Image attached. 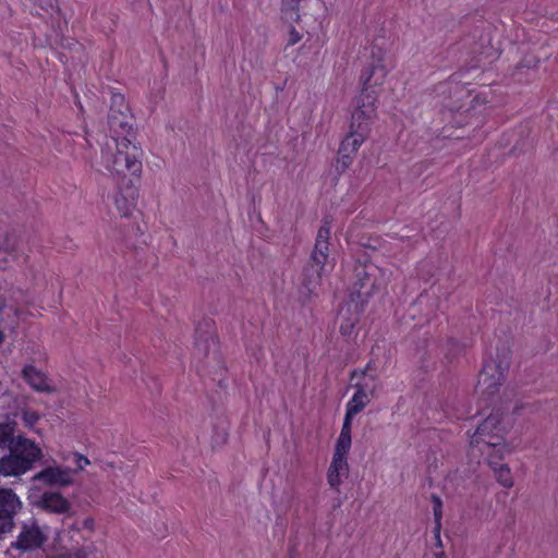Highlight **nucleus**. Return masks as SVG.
<instances>
[{"label": "nucleus", "mask_w": 558, "mask_h": 558, "mask_svg": "<svg viewBox=\"0 0 558 558\" xmlns=\"http://www.w3.org/2000/svg\"><path fill=\"white\" fill-rule=\"evenodd\" d=\"M351 446H352V436L339 434V436L336 440L333 454L348 457Z\"/></svg>", "instance_id": "nucleus-24"}, {"label": "nucleus", "mask_w": 558, "mask_h": 558, "mask_svg": "<svg viewBox=\"0 0 558 558\" xmlns=\"http://www.w3.org/2000/svg\"><path fill=\"white\" fill-rule=\"evenodd\" d=\"M447 355L449 359H453L456 356V352L453 351H458L460 352L462 350V348L465 347V344H463L462 347L456 341V340H449L448 343H447Z\"/></svg>", "instance_id": "nucleus-30"}, {"label": "nucleus", "mask_w": 558, "mask_h": 558, "mask_svg": "<svg viewBox=\"0 0 558 558\" xmlns=\"http://www.w3.org/2000/svg\"><path fill=\"white\" fill-rule=\"evenodd\" d=\"M330 234V221L325 219L318 229L310 262L303 270L302 286L310 294L314 293L315 289L320 284L323 271L328 259Z\"/></svg>", "instance_id": "nucleus-5"}, {"label": "nucleus", "mask_w": 558, "mask_h": 558, "mask_svg": "<svg viewBox=\"0 0 558 558\" xmlns=\"http://www.w3.org/2000/svg\"><path fill=\"white\" fill-rule=\"evenodd\" d=\"M23 379L37 392L51 393L54 388L49 384L46 374L33 365H25L22 369Z\"/></svg>", "instance_id": "nucleus-15"}, {"label": "nucleus", "mask_w": 558, "mask_h": 558, "mask_svg": "<svg viewBox=\"0 0 558 558\" xmlns=\"http://www.w3.org/2000/svg\"><path fill=\"white\" fill-rule=\"evenodd\" d=\"M138 190L133 179L121 180L118 184V193L114 196V205L122 217H129L137 203Z\"/></svg>", "instance_id": "nucleus-11"}, {"label": "nucleus", "mask_w": 558, "mask_h": 558, "mask_svg": "<svg viewBox=\"0 0 558 558\" xmlns=\"http://www.w3.org/2000/svg\"><path fill=\"white\" fill-rule=\"evenodd\" d=\"M430 500L433 504V514H434V529L433 533L435 539L437 542V546L442 547L441 538H440V530H441V519H442V500L439 496L432 494Z\"/></svg>", "instance_id": "nucleus-20"}, {"label": "nucleus", "mask_w": 558, "mask_h": 558, "mask_svg": "<svg viewBox=\"0 0 558 558\" xmlns=\"http://www.w3.org/2000/svg\"><path fill=\"white\" fill-rule=\"evenodd\" d=\"M75 471L69 466L47 465L34 476V481L48 487H66L73 484Z\"/></svg>", "instance_id": "nucleus-10"}, {"label": "nucleus", "mask_w": 558, "mask_h": 558, "mask_svg": "<svg viewBox=\"0 0 558 558\" xmlns=\"http://www.w3.org/2000/svg\"><path fill=\"white\" fill-rule=\"evenodd\" d=\"M142 148L131 138L124 136L107 138L101 148V162L104 167L121 180H128L126 174L136 179L142 173Z\"/></svg>", "instance_id": "nucleus-3"}, {"label": "nucleus", "mask_w": 558, "mask_h": 558, "mask_svg": "<svg viewBox=\"0 0 558 558\" xmlns=\"http://www.w3.org/2000/svg\"><path fill=\"white\" fill-rule=\"evenodd\" d=\"M9 453L0 458V474L21 476L33 469L43 457L41 448L22 435H17L8 448Z\"/></svg>", "instance_id": "nucleus-4"}, {"label": "nucleus", "mask_w": 558, "mask_h": 558, "mask_svg": "<svg viewBox=\"0 0 558 558\" xmlns=\"http://www.w3.org/2000/svg\"><path fill=\"white\" fill-rule=\"evenodd\" d=\"M373 362L369 361L364 368H356L355 371H365V374H368V372L372 369Z\"/></svg>", "instance_id": "nucleus-32"}, {"label": "nucleus", "mask_w": 558, "mask_h": 558, "mask_svg": "<svg viewBox=\"0 0 558 558\" xmlns=\"http://www.w3.org/2000/svg\"><path fill=\"white\" fill-rule=\"evenodd\" d=\"M48 541L47 526H41L37 519L22 521L15 541L11 548L21 553H31L44 547Z\"/></svg>", "instance_id": "nucleus-6"}, {"label": "nucleus", "mask_w": 558, "mask_h": 558, "mask_svg": "<svg viewBox=\"0 0 558 558\" xmlns=\"http://www.w3.org/2000/svg\"><path fill=\"white\" fill-rule=\"evenodd\" d=\"M349 475L348 457L332 454L331 462L327 471V482L331 488L339 492L343 480Z\"/></svg>", "instance_id": "nucleus-14"}, {"label": "nucleus", "mask_w": 558, "mask_h": 558, "mask_svg": "<svg viewBox=\"0 0 558 558\" xmlns=\"http://www.w3.org/2000/svg\"><path fill=\"white\" fill-rule=\"evenodd\" d=\"M377 97L364 94L356 99V108L352 112L350 130L341 141L338 149L337 168L340 171L348 169L359 148L366 141L371 132V124L376 116Z\"/></svg>", "instance_id": "nucleus-2"}, {"label": "nucleus", "mask_w": 558, "mask_h": 558, "mask_svg": "<svg viewBox=\"0 0 558 558\" xmlns=\"http://www.w3.org/2000/svg\"><path fill=\"white\" fill-rule=\"evenodd\" d=\"M123 109L129 110V106L125 102V98L122 94H112L111 104H110V112L113 110Z\"/></svg>", "instance_id": "nucleus-26"}, {"label": "nucleus", "mask_w": 558, "mask_h": 558, "mask_svg": "<svg viewBox=\"0 0 558 558\" xmlns=\"http://www.w3.org/2000/svg\"><path fill=\"white\" fill-rule=\"evenodd\" d=\"M301 0H281L280 1V21L284 24L299 23Z\"/></svg>", "instance_id": "nucleus-19"}, {"label": "nucleus", "mask_w": 558, "mask_h": 558, "mask_svg": "<svg viewBox=\"0 0 558 558\" xmlns=\"http://www.w3.org/2000/svg\"><path fill=\"white\" fill-rule=\"evenodd\" d=\"M22 507L23 502L13 489L0 487V536L13 531L14 518Z\"/></svg>", "instance_id": "nucleus-9"}, {"label": "nucleus", "mask_w": 558, "mask_h": 558, "mask_svg": "<svg viewBox=\"0 0 558 558\" xmlns=\"http://www.w3.org/2000/svg\"><path fill=\"white\" fill-rule=\"evenodd\" d=\"M195 344L197 347H204L207 351L210 347V342L213 344L216 343L217 337L215 335V326L211 319H205L195 329Z\"/></svg>", "instance_id": "nucleus-17"}, {"label": "nucleus", "mask_w": 558, "mask_h": 558, "mask_svg": "<svg viewBox=\"0 0 558 558\" xmlns=\"http://www.w3.org/2000/svg\"><path fill=\"white\" fill-rule=\"evenodd\" d=\"M293 24L294 23L288 24L290 26V29L288 34L287 47H292L296 45L303 37L302 34L299 31H296Z\"/></svg>", "instance_id": "nucleus-27"}, {"label": "nucleus", "mask_w": 558, "mask_h": 558, "mask_svg": "<svg viewBox=\"0 0 558 558\" xmlns=\"http://www.w3.org/2000/svg\"><path fill=\"white\" fill-rule=\"evenodd\" d=\"M437 558H442V554L438 555Z\"/></svg>", "instance_id": "nucleus-35"}, {"label": "nucleus", "mask_w": 558, "mask_h": 558, "mask_svg": "<svg viewBox=\"0 0 558 558\" xmlns=\"http://www.w3.org/2000/svg\"><path fill=\"white\" fill-rule=\"evenodd\" d=\"M350 380L353 383V388L357 392H364L369 398L374 397L377 389V376L373 374H365V371H352L350 373Z\"/></svg>", "instance_id": "nucleus-16"}, {"label": "nucleus", "mask_w": 558, "mask_h": 558, "mask_svg": "<svg viewBox=\"0 0 558 558\" xmlns=\"http://www.w3.org/2000/svg\"><path fill=\"white\" fill-rule=\"evenodd\" d=\"M108 124L112 133L110 137L121 140L128 136L133 141V117L130 114V110L118 109L109 112Z\"/></svg>", "instance_id": "nucleus-12"}, {"label": "nucleus", "mask_w": 558, "mask_h": 558, "mask_svg": "<svg viewBox=\"0 0 558 558\" xmlns=\"http://www.w3.org/2000/svg\"><path fill=\"white\" fill-rule=\"evenodd\" d=\"M509 360L510 350L505 348L501 353L497 354V360L484 361L476 386V392L480 393L477 414H484L486 408L492 407L493 409L470 436L472 454H475V450H477L480 456L485 457L496 480L506 488L513 486V478L510 468L500 463L507 450L504 439L508 428L504 422V404L497 393L508 372Z\"/></svg>", "instance_id": "nucleus-1"}, {"label": "nucleus", "mask_w": 558, "mask_h": 558, "mask_svg": "<svg viewBox=\"0 0 558 558\" xmlns=\"http://www.w3.org/2000/svg\"><path fill=\"white\" fill-rule=\"evenodd\" d=\"M368 272L365 271V278H360V290L365 289L364 294L368 295L375 288V282H369Z\"/></svg>", "instance_id": "nucleus-29"}, {"label": "nucleus", "mask_w": 558, "mask_h": 558, "mask_svg": "<svg viewBox=\"0 0 558 558\" xmlns=\"http://www.w3.org/2000/svg\"><path fill=\"white\" fill-rule=\"evenodd\" d=\"M35 4L47 14L52 22L57 24L59 29H62L61 23L66 26L68 21L62 17L60 10V0H33Z\"/></svg>", "instance_id": "nucleus-18"}, {"label": "nucleus", "mask_w": 558, "mask_h": 558, "mask_svg": "<svg viewBox=\"0 0 558 558\" xmlns=\"http://www.w3.org/2000/svg\"><path fill=\"white\" fill-rule=\"evenodd\" d=\"M462 77V73H456L451 76V80L454 81V82H460Z\"/></svg>", "instance_id": "nucleus-33"}, {"label": "nucleus", "mask_w": 558, "mask_h": 558, "mask_svg": "<svg viewBox=\"0 0 558 558\" xmlns=\"http://www.w3.org/2000/svg\"><path fill=\"white\" fill-rule=\"evenodd\" d=\"M354 416L355 415L352 414L351 412L345 411L342 427L340 430L341 435H343V434L351 435L352 434V422H353Z\"/></svg>", "instance_id": "nucleus-28"}, {"label": "nucleus", "mask_w": 558, "mask_h": 558, "mask_svg": "<svg viewBox=\"0 0 558 558\" xmlns=\"http://www.w3.org/2000/svg\"><path fill=\"white\" fill-rule=\"evenodd\" d=\"M385 56L386 50L376 43L371 46L372 61L361 73L362 92L360 96L371 94L376 97L374 90L369 92V88L381 85L388 74V70L385 64Z\"/></svg>", "instance_id": "nucleus-7"}, {"label": "nucleus", "mask_w": 558, "mask_h": 558, "mask_svg": "<svg viewBox=\"0 0 558 558\" xmlns=\"http://www.w3.org/2000/svg\"><path fill=\"white\" fill-rule=\"evenodd\" d=\"M16 422L13 420H7L0 422V447H10L15 439Z\"/></svg>", "instance_id": "nucleus-21"}, {"label": "nucleus", "mask_w": 558, "mask_h": 558, "mask_svg": "<svg viewBox=\"0 0 558 558\" xmlns=\"http://www.w3.org/2000/svg\"><path fill=\"white\" fill-rule=\"evenodd\" d=\"M362 291L351 293L339 311V331L342 337L350 338L352 336L361 315L365 311V301L362 299Z\"/></svg>", "instance_id": "nucleus-8"}, {"label": "nucleus", "mask_w": 558, "mask_h": 558, "mask_svg": "<svg viewBox=\"0 0 558 558\" xmlns=\"http://www.w3.org/2000/svg\"><path fill=\"white\" fill-rule=\"evenodd\" d=\"M3 339H4L3 333H2V331L0 330V343H2Z\"/></svg>", "instance_id": "nucleus-34"}, {"label": "nucleus", "mask_w": 558, "mask_h": 558, "mask_svg": "<svg viewBox=\"0 0 558 558\" xmlns=\"http://www.w3.org/2000/svg\"><path fill=\"white\" fill-rule=\"evenodd\" d=\"M21 418L25 427H27L31 430L37 432L35 427L40 420V414L37 411L29 409L24 410L22 411Z\"/></svg>", "instance_id": "nucleus-25"}, {"label": "nucleus", "mask_w": 558, "mask_h": 558, "mask_svg": "<svg viewBox=\"0 0 558 558\" xmlns=\"http://www.w3.org/2000/svg\"><path fill=\"white\" fill-rule=\"evenodd\" d=\"M38 507L47 513L66 514L71 510L70 501L58 492H45Z\"/></svg>", "instance_id": "nucleus-13"}, {"label": "nucleus", "mask_w": 558, "mask_h": 558, "mask_svg": "<svg viewBox=\"0 0 558 558\" xmlns=\"http://www.w3.org/2000/svg\"><path fill=\"white\" fill-rule=\"evenodd\" d=\"M76 461H77V466L81 470L84 469V466L89 464V460L86 457H84L83 454H77Z\"/></svg>", "instance_id": "nucleus-31"}, {"label": "nucleus", "mask_w": 558, "mask_h": 558, "mask_svg": "<svg viewBox=\"0 0 558 558\" xmlns=\"http://www.w3.org/2000/svg\"><path fill=\"white\" fill-rule=\"evenodd\" d=\"M444 412L449 418L468 420L472 417L471 408L465 403H461L458 407L446 404Z\"/></svg>", "instance_id": "nucleus-23"}, {"label": "nucleus", "mask_w": 558, "mask_h": 558, "mask_svg": "<svg viewBox=\"0 0 558 558\" xmlns=\"http://www.w3.org/2000/svg\"><path fill=\"white\" fill-rule=\"evenodd\" d=\"M371 398L368 395L364 392L354 391L351 399L345 404V411L351 412L356 415L364 410V408L369 403Z\"/></svg>", "instance_id": "nucleus-22"}]
</instances>
